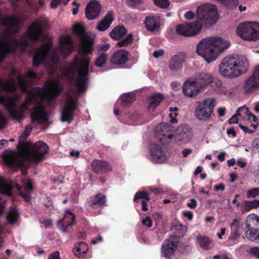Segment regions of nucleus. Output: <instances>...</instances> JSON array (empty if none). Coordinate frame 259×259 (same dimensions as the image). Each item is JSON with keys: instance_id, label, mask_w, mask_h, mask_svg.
Masks as SVG:
<instances>
[{"instance_id": "e433bc0d", "label": "nucleus", "mask_w": 259, "mask_h": 259, "mask_svg": "<svg viewBox=\"0 0 259 259\" xmlns=\"http://www.w3.org/2000/svg\"><path fill=\"white\" fill-rule=\"evenodd\" d=\"M197 242L199 245L205 250H209L211 248L212 241L207 237L199 236L197 237Z\"/></svg>"}, {"instance_id": "f704fd0d", "label": "nucleus", "mask_w": 259, "mask_h": 259, "mask_svg": "<svg viewBox=\"0 0 259 259\" xmlns=\"http://www.w3.org/2000/svg\"><path fill=\"white\" fill-rule=\"evenodd\" d=\"M45 87L47 90L51 92L54 96L59 95L62 92V88L59 86L57 80H53L47 84H46Z\"/></svg>"}, {"instance_id": "2f4dec72", "label": "nucleus", "mask_w": 259, "mask_h": 259, "mask_svg": "<svg viewBox=\"0 0 259 259\" xmlns=\"http://www.w3.org/2000/svg\"><path fill=\"white\" fill-rule=\"evenodd\" d=\"M61 51L67 55H69L73 50V41L70 36H62L60 38Z\"/></svg>"}, {"instance_id": "5701e85b", "label": "nucleus", "mask_w": 259, "mask_h": 259, "mask_svg": "<svg viewBox=\"0 0 259 259\" xmlns=\"http://www.w3.org/2000/svg\"><path fill=\"white\" fill-rule=\"evenodd\" d=\"M130 53L123 49L115 51L110 58V62L114 65L125 64L130 56Z\"/></svg>"}, {"instance_id": "5fc2aeb1", "label": "nucleus", "mask_w": 259, "mask_h": 259, "mask_svg": "<svg viewBox=\"0 0 259 259\" xmlns=\"http://www.w3.org/2000/svg\"><path fill=\"white\" fill-rule=\"evenodd\" d=\"M70 0H52L50 3V7L52 9H56L63 2L64 5H66Z\"/></svg>"}, {"instance_id": "9b49d317", "label": "nucleus", "mask_w": 259, "mask_h": 259, "mask_svg": "<svg viewBox=\"0 0 259 259\" xmlns=\"http://www.w3.org/2000/svg\"><path fill=\"white\" fill-rule=\"evenodd\" d=\"M77 96L69 95L65 99L64 107L61 111V120L62 122L70 123L75 116L74 112L78 107Z\"/></svg>"}, {"instance_id": "dca6fc26", "label": "nucleus", "mask_w": 259, "mask_h": 259, "mask_svg": "<svg viewBox=\"0 0 259 259\" xmlns=\"http://www.w3.org/2000/svg\"><path fill=\"white\" fill-rule=\"evenodd\" d=\"M179 238L176 235L169 236L163 242L162 246V255L166 258H169L174 255L177 248Z\"/></svg>"}, {"instance_id": "a18cd8bd", "label": "nucleus", "mask_w": 259, "mask_h": 259, "mask_svg": "<svg viewBox=\"0 0 259 259\" xmlns=\"http://www.w3.org/2000/svg\"><path fill=\"white\" fill-rule=\"evenodd\" d=\"M140 199H143V200L149 201L150 197L147 192L145 191H139L136 193L134 198V200L135 202L138 203Z\"/></svg>"}, {"instance_id": "8fccbe9b", "label": "nucleus", "mask_w": 259, "mask_h": 259, "mask_svg": "<svg viewBox=\"0 0 259 259\" xmlns=\"http://www.w3.org/2000/svg\"><path fill=\"white\" fill-rule=\"evenodd\" d=\"M18 84L22 90V92L26 93L27 92V81L21 75H19L18 76Z\"/></svg>"}, {"instance_id": "680f3d73", "label": "nucleus", "mask_w": 259, "mask_h": 259, "mask_svg": "<svg viewBox=\"0 0 259 259\" xmlns=\"http://www.w3.org/2000/svg\"><path fill=\"white\" fill-rule=\"evenodd\" d=\"M48 259H60V253L58 251L52 252L49 256Z\"/></svg>"}, {"instance_id": "c756f323", "label": "nucleus", "mask_w": 259, "mask_h": 259, "mask_svg": "<svg viewBox=\"0 0 259 259\" xmlns=\"http://www.w3.org/2000/svg\"><path fill=\"white\" fill-rule=\"evenodd\" d=\"M88 250L89 247L87 243L80 241L74 245L72 251L76 256L79 258H83L86 255Z\"/></svg>"}, {"instance_id": "f03ea898", "label": "nucleus", "mask_w": 259, "mask_h": 259, "mask_svg": "<svg viewBox=\"0 0 259 259\" xmlns=\"http://www.w3.org/2000/svg\"><path fill=\"white\" fill-rule=\"evenodd\" d=\"M197 20L193 23H185L176 26V31L181 35L186 37L196 35L202 27L214 24L218 20V8L209 3L199 6L197 9Z\"/></svg>"}, {"instance_id": "39448f33", "label": "nucleus", "mask_w": 259, "mask_h": 259, "mask_svg": "<svg viewBox=\"0 0 259 259\" xmlns=\"http://www.w3.org/2000/svg\"><path fill=\"white\" fill-rule=\"evenodd\" d=\"M248 67V63L245 58L238 55H230L222 60L219 71L224 77L233 79L245 73Z\"/></svg>"}, {"instance_id": "13d9d810", "label": "nucleus", "mask_w": 259, "mask_h": 259, "mask_svg": "<svg viewBox=\"0 0 259 259\" xmlns=\"http://www.w3.org/2000/svg\"><path fill=\"white\" fill-rule=\"evenodd\" d=\"M142 224L143 225L147 226L148 228L151 227L153 225V222L150 217H146L142 221Z\"/></svg>"}, {"instance_id": "1a4fd4ad", "label": "nucleus", "mask_w": 259, "mask_h": 259, "mask_svg": "<svg viewBox=\"0 0 259 259\" xmlns=\"http://www.w3.org/2000/svg\"><path fill=\"white\" fill-rule=\"evenodd\" d=\"M236 33L241 38L248 41H256L259 39V22H246L240 24Z\"/></svg>"}, {"instance_id": "f8f14e48", "label": "nucleus", "mask_w": 259, "mask_h": 259, "mask_svg": "<svg viewBox=\"0 0 259 259\" xmlns=\"http://www.w3.org/2000/svg\"><path fill=\"white\" fill-rule=\"evenodd\" d=\"M215 105L213 99H205L201 102H198L194 111L195 117L199 120H208L211 117Z\"/></svg>"}, {"instance_id": "0eeeda50", "label": "nucleus", "mask_w": 259, "mask_h": 259, "mask_svg": "<svg viewBox=\"0 0 259 259\" xmlns=\"http://www.w3.org/2000/svg\"><path fill=\"white\" fill-rule=\"evenodd\" d=\"M22 186L13 182H6L4 180H0V194L8 196L11 195V190L16 188L19 191L20 196L24 198L25 201L30 202L31 199V191L33 190L32 182L31 180L24 179L22 181Z\"/></svg>"}, {"instance_id": "423d86ee", "label": "nucleus", "mask_w": 259, "mask_h": 259, "mask_svg": "<svg viewBox=\"0 0 259 259\" xmlns=\"http://www.w3.org/2000/svg\"><path fill=\"white\" fill-rule=\"evenodd\" d=\"M90 62V58L89 57L82 56L79 59L78 56L76 55L68 70L70 74H74L77 71L75 85L78 94H81L87 89L89 78Z\"/></svg>"}, {"instance_id": "4468645a", "label": "nucleus", "mask_w": 259, "mask_h": 259, "mask_svg": "<svg viewBox=\"0 0 259 259\" xmlns=\"http://www.w3.org/2000/svg\"><path fill=\"white\" fill-rule=\"evenodd\" d=\"M243 89L246 95L252 94L259 90V66L254 68L252 75L245 80Z\"/></svg>"}, {"instance_id": "ea45409f", "label": "nucleus", "mask_w": 259, "mask_h": 259, "mask_svg": "<svg viewBox=\"0 0 259 259\" xmlns=\"http://www.w3.org/2000/svg\"><path fill=\"white\" fill-rule=\"evenodd\" d=\"M259 207V200H254L253 201H244L243 209L245 211H248L253 208H256Z\"/></svg>"}, {"instance_id": "6e6552de", "label": "nucleus", "mask_w": 259, "mask_h": 259, "mask_svg": "<svg viewBox=\"0 0 259 259\" xmlns=\"http://www.w3.org/2000/svg\"><path fill=\"white\" fill-rule=\"evenodd\" d=\"M17 99H18L17 96L9 98L0 96V104L6 108L13 119L21 121L24 118V111L28 109L30 105L24 101L21 106L17 109L16 103Z\"/></svg>"}, {"instance_id": "412c9836", "label": "nucleus", "mask_w": 259, "mask_h": 259, "mask_svg": "<svg viewBox=\"0 0 259 259\" xmlns=\"http://www.w3.org/2000/svg\"><path fill=\"white\" fill-rule=\"evenodd\" d=\"M20 20L19 18L13 16H7L2 21L3 26L10 28V31L13 34L18 33L20 31Z\"/></svg>"}, {"instance_id": "49530a36", "label": "nucleus", "mask_w": 259, "mask_h": 259, "mask_svg": "<svg viewBox=\"0 0 259 259\" xmlns=\"http://www.w3.org/2000/svg\"><path fill=\"white\" fill-rule=\"evenodd\" d=\"M144 0H126V5L133 9H141Z\"/></svg>"}, {"instance_id": "052dcab7", "label": "nucleus", "mask_w": 259, "mask_h": 259, "mask_svg": "<svg viewBox=\"0 0 259 259\" xmlns=\"http://www.w3.org/2000/svg\"><path fill=\"white\" fill-rule=\"evenodd\" d=\"M187 205L191 209L195 208L197 205L196 200L194 198L190 199V202L187 203Z\"/></svg>"}, {"instance_id": "a211bd4d", "label": "nucleus", "mask_w": 259, "mask_h": 259, "mask_svg": "<svg viewBox=\"0 0 259 259\" xmlns=\"http://www.w3.org/2000/svg\"><path fill=\"white\" fill-rule=\"evenodd\" d=\"M93 171L98 174H105L112 170V166L107 161L94 159L91 163Z\"/></svg>"}, {"instance_id": "864d4df0", "label": "nucleus", "mask_w": 259, "mask_h": 259, "mask_svg": "<svg viewBox=\"0 0 259 259\" xmlns=\"http://www.w3.org/2000/svg\"><path fill=\"white\" fill-rule=\"evenodd\" d=\"M223 4L227 5L228 8L236 7L239 4L238 0H220Z\"/></svg>"}, {"instance_id": "a19ab883", "label": "nucleus", "mask_w": 259, "mask_h": 259, "mask_svg": "<svg viewBox=\"0 0 259 259\" xmlns=\"http://www.w3.org/2000/svg\"><path fill=\"white\" fill-rule=\"evenodd\" d=\"M120 41L116 44V46L122 48L127 47L133 41V35L132 33L128 34L125 38L121 39Z\"/></svg>"}, {"instance_id": "a878e982", "label": "nucleus", "mask_w": 259, "mask_h": 259, "mask_svg": "<svg viewBox=\"0 0 259 259\" xmlns=\"http://www.w3.org/2000/svg\"><path fill=\"white\" fill-rule=\"evenodd\" d=\"M213 80V76L210 73L201 72L196 75L194 82H196L199 88H202L210 84Z\"/></svg>"}, {"instance_id": "58836bf2", "label": "nucleus", "mask_w": 259, "mask_h": 259, "mask_svg": "<svg viewBox=\"0 0 259 259\" xmlns=\"http://www.w3.org/2000/svg\"><path fill=\"white\" fill-rule=\"evenodd\" d=\"M121 100L123 103V106L126 107L128 104L132 103L136 100V95L134 93H125L121 97Z\"/></svg>"}, {"instance_id": "7ed1b4c3", "label": "nucleus", "mask_w": 259, "mask_h": 259, "mask_svg": "<svg viewBox=\"0 0 259 259\" xmlns=\"http://www.w3.org/2000/svg\"><path fill=\"white\" fill-rule=\"evenodd\" d=\"M229 46L230 43L228 41L220 37L205 38L197 45L196 52L207 63H210L215 60Z\"/></svg>"}, {"instance_id": "393cba45", "label": "nucleus", "mask_w": 259, "mask_h": 259, "mask_svg": "<svg viewBox=\"0 0 259 259\" xmlns=\"http://www.w3.org/2000/svg\"><path fill=\"white\" fill-rule=\"evenodd\" d=\"M194 80H187L183 85V93L187 97H192L197 95L199 89Z\"/></svg>"}, {"instance_id": "79ce46f5", "label": "nucleus", "mask_w": 259, "mask_h": 259, "mask_svg": "<svg viewBox=\"0 0 259 259\" xmlns=\"http://www.w3.org/2000/svg\"><path fill=\"white\" fill-rule=\"evenodd\" d=\"M31 131V129L28 128L26 126L25 127L24 131L22 133L19 137V144L17 146V148L20 149L23 146V142L25 141L26 139L28 137Z\"/></svg>"}, {"instance_id": "4c0bfd02", "label": "nucleus", "mask_w": 259, "mask_h": 259, "mask_svg": "<svg viewBox=\"0 0 259 259\" xmlns=\"http://www.w3.org/2000/svg\"><path fill=\"white\" fill-rule=\"evenodd\" d=\"M185 227L180 223L179 222L177 221H175L172 223L171 230L173 231H176V233L177 234L176 235L178 237L183 236L185 233V231L184 230Z\"/></svg>"}, {"instance_id": "4be33fe9", "label": "nucleus", "mask_w": 259, "mask_h": 259, "mask_svg": "<svg viewBox=\"0 0 259 259\" xmlns=\"http://www.w3.org/2000/svg\"><path fill=\"white\" fill-rule=\"evenodd\" d=\"M151 156L155 163H162L166 161V156L160 145L152 144L150 148Z\"/></svg>"}, {"instance_id": "774afa93", "label": "nucleus", "mask_w": 259, "mask_h": 259, "mask_svg": "<svg viewBox=\"0 0 259 259\" xmlns=\"http://www.w3.org/2000/svg\"><path fill=\"white\" fill-rule=\"evenodd\" d=\"M227 134L229 136L232 135V137L233 138L237 136L236 133L233 127L228 129Z\"/></svg>"}, {"instance_id": "f257e3e1", "label": "nucleus", "mask_w": 259, "mask_h": 259, "mask_svg": "<svg viewBox=\"0 0 259 259\" xmlns=\"http://www.w3.org/2000/svg\"><path fill=\"white\" fill-rule=\"evenodd\" d=\"M49 147L42 141H37L28 152H17L10 151L2 155L5 165L14 171L21 168H27L30 161L38 162L44 159Z\"/></svg>"}, {"instance_id": "e2e57ef3", "label": "nucleus", "mask_w": 259, "mask_h": 259, "mask_svg": "<svg viewBox=\"0 0 259 259\" xmlns=\"http://www.w3.org/2000/svg\"><path fill=\"white\" fill-rule=\"evenodd\" d=\"M26 76L30 79H35L37 76V74L36 72L29 70L27 72Z\"/></svg>"}, {"instance_id": "2eb2a0df", "label": "nucleus", "mask_w": 259, "mask_h": 259, "mask_svg": "<svg viewBox=\"0 0 259 259\" xmlns=\"http://www.w3.org/2000/svg\"><path fill=\"white\" fill-rule=\"evenodd\" d=\"M52 47V42H47L36 49L33 56L32 65L34 67H38L46 61Z\"/></svg>"}, {"instance_id": "20e7f679", "label": "nucleus", "mask_w": 259, "mask_h": 259, "mask_svg": "<svg viewBox=\"0 0 259 259\" xmlns=\"http://www.w3.org/2000/svg\"><path fill=\"white\" fill-rule=\"evenodd\" d=\"M155 130L156 136L159 137L160 141L163 144L168 143L173 138L178 144L181 142L187 143L191 138L190 131L186 125L179 126L174 135L172 133L174 127L169 123H161L155 127Z\"/></svg>"}, {"instance_id": "09e8293b", "label": "nucleus", "mask_w": 259, "mask_h": 259, "mask_svg": "<svg viewBox=\"0 0 259 259\" xmlns=\"http://www.w3.org/2000/svg\"><path fill=\"white\" fill-rule=\"evenodd\" d=\"M230 226L231 231L241 233V225L239 220L237 219H234Z\"/></svg>"}, {"instance_id": "ddd939ff", "label": "nucleus", "mask_w": 259, "mask_h": 259, "mask_svg": "<svg viewBox=\"0 0 259 259\" xmlns=\"http://www.w3.org/2000/svg\"><path fill=\"white\" fill-rule=\"evenodd\" d=\"M246 237L251 241L259 243V216H249L246 226Z\"/></svg>"}, {"instance_id": "bb28decb", "label": "nucleus", "mask_w": 259, "mask_h": 259, "mask_svg": "<svg viewBox=\"0 0 259 259\" xmlns=\"http://www.w3.org/2000/svg\"><path fill=\"white\" fill-rule=\"evenodd\" d=\"M30 116L32 122L44 121L47 116L44 107L39 104L34 108Z\"/></svg>"}, {"instance_id": "603ef678", "label": "nucleus", "mask_w": 259, "mask_h": 259, "mask_svg": "<svg viewBox=\"0 0 259 259\" xmlns=\"http://www.w3.org/2000/svg\"><path fill=\"white\" fill-rule=\"evenodd\" d=\"M154 4L158 7L165 9L170 5L168 0H154Z\"/></svg>"}, {"instance_id": "69168bd1", "label": "nucleus", "mask_w": 259, "mask_h": 259, "mask_svg": "<svg viewBox=\"0 0 259 259\" xmlns=\"http://www.w3.org/2000/svg\"><path fill=\"white\" fill-rule=\"evenodd\" d=\"M164 54V51L163 50H158L155 51L153 53V56L156 58H158L160 56H162Z\"/></svg>"}, {"instance_id": "37998d69", "label": "nucleus", "mask_w": 259, "mask_h": 259, "mask_svg": "<svg viewBox=\"0 0 259 259\" xmlns=\"http://www.w3.org/2000/svg\"><path fill=\"white\" fill-rule=\"evenodd\" d=\"M243 111L244 113H246L248 110L247 108L240 107L236 111V114L232 116L228 120L229 124L237 123L238 121L237 116H241V112Z\"/></svg>"}, {"instance_id": "72a5a7b5", "label": "nucleus", "mask_w": 259, "mask_h": 259, "mask_svg": "<svg viewBox=\"0 0 259 259\" xmlns=\"http://www.w3.org/2000/svg\"><path fill=\"white\" fill-rule=\"evenodd\" d=\"M20 213L17 208H11L6 217L7 222L10 225L18 224L20 219Z\"/></svg>"}, {"instance_id": "9d476101", "label": "nucleus", "mask_w": 259, "mask_h": 259, "mask_svg": "<svg viewBox=\"0 0 259 259\" xmlns=\"http://www.w3.org/2000/svg\"><path fill=\"white\" fill-rule=\"evenodd\" d=\"M73 32L80 40L79 48L80 51L84 54L92 53L94 45V39L91 36L79 25H75L73 26Z\"/></svg>"}, {"instance_id": "4d7b16f0", "label": "nucleus", "mask_w": 259, "mask_h": 259, "mask_svg": "<svg viewBox=\"0 0 259 259\" xmlns=\"http://www.w3.org/2000/svg\"><path fill=\"white\" fill-rule=\"evenodd\" d=\"M7 125V121L3 113L0 110V130L5 128Z\"/></svg>"}, {"instance_id": "bf43d9fd", "label": "nucleus", "mask_w": 259, "mask_h": 259, "mask_svg": "<svg viewBox=\"0 0 259 259\" xmlns=\"http://www.w3.org/2000/svg\"><path fill=\"white\" fill-rule=\"evenodd\" d=\"M247 252L256 257H259V247H253L250 248Z\"/></svg>"}, {"instance_id": "c85d7f7f", "label": "nucleus", "mask_w": 259, "mask_h": 259, "mask_svg": "<svg viewBox=\"0 0 259 259\" xmlns=\"http://www.w3.org/2000/svg\"><path fill=\"white\" fill-rule=\"evenodd\" d=\"M114 19L113 12L108 11L104 18L98 23L97 29L100 31L106 30L109 28Z\"/></svg>"}, {"instance_id": "b1692460", "label": "nucleus", "mask_w": 259, "mask_h": 259, "mask_svg": "<svg viewBox=\"0 0 259 259\" xmlns=\"http://www.w3.org/2000/svg\"><path fill=\"white\" fill-rule=\"evenodd\" d=\"M76 222L75 214L71 212L69 209L65 211V215L63 219L58 221V224H62V231L67 232L69 228L75 224Z\"/></svg>"}, {"instance_id": "6e6d98bb", "label": "nucleus", "mask_w": 259, "mask_h": 259, "mask_svg": "<svg viewBox=\"0 0 259 259\" xmlns=\"http://www.w3.org/2000/svg\"><path fill=\"white\" fill-rule=\"evenodd\" d=\"M241 233L231 231L228 239L233 242L236 241L240 237Z\"/></svg>"}, {"instance_id": "338daca9", "label": "nucleus", "mask_w": 259, "mask_h": 259, "mask_svg": "<svg viewBox=\"0 0 259 259\" xmlns=\"http://www.w3.org/2000/svg\"><path fill=\"white\" fill-rule=\"evenodd\" d=\"M183 215L185 217L187 218L189 220H192L193 219V212L190 210L185 211L183 212Z\"/></svg>"}, {"instance_id": "3c124183", "label": "nucleus", "mask_w": 259, "mask_h": 259, "mask_svg": "<svg viewBox=\"0 0 259 259\" xmlns=\"http://www.w3.org/2000/svg\"><path fill=\"white\" fill-rule=\"evenodd\" d=\"M248 198H254L259 195V187L254 188L248 190L246 192Z\"/></svg>"}, {"instance_id": "7c9ffc66", "label": "nucleus", "mask_w": 259, "mask_h": 259, "mask_svg": "<svg viewBox=\"0 0 259 259\" xmlns=\"http://www.w3.org/2000/svg\"><path fill=\"white\" fill-rule=\"evenodd\" d=\"M144 23L147 30L151 32L158 31L160 28V22L159 18L147 17Z\"/></svg>"}, {"instance_id": "c9c22d12", "label": "nucleus", "mask_w": 259, "mask_h": 259, "mask_svg": "<svg viewBox=\"0 0 259 259\" xmlns=\"http://www.w3.org/2000/svg\"><path fill=\"white\" fill-rule=\"evenodd\" d=\"M149 100L148 108H155L164 100V96L160 93L154 94L150 97Z\"/></svg>"}, {"instance_id": "de8ad7c7", "label": "nucleus", "mask_w": 259, "mask_h": 259, "mask_svg": "<svg viewBox=\"0 0 259 259\" xmlns=\"http://www.w3.org/2000/svg\"><path fill=\"white\" fill-rule=\"evenodd\" d=\"M28 93L34 103H37L38 101L41 98V93L39 91L32 90L30 91Z\"/></svg>"}, {"instance_id": "6ab92c4d", "label": "nucleus", "mask_w": 259, "mask_h": 259, "mask_svg": "<svg viewBox=\"0 0 259 259\" xmlns=\"http://www.w3.org/2000/svg\"><path fill=\"white\" fill-rule=\"evenodd\" d=\"M106 197L105 195L98 193L95 195L89 197L86 201L88 207L97 209L106 205Z\"/></svg>"}, {"instance_id": "c03bdc74", "label": "nucleus", "mask_w": 259, "mask_h": 259, "mask_svg": "<svg viewBox=\"0 0 259 259\" xmlns=\"http://www.w3.org/2000/svg\"><path fill=\"white\" fill-rule=\"evenodd\" d=\"M107 59V55L106 54L103 53L99 55L96 58L95 61V65L97 67H102L106 63Z\"/></svg>"}, {"instance_id": "f3484780", "label": "nucleus", "mask_w": 259, "mask_h": 259, "mask_svg": "<svg viewBox=\"0 0 259 259\" xmlns=\"http://www.w3.org/2000/svg\"><path fill=\"white\" fill-rule=\"evenodd\" d=\"M44 29L41 23L33 22L27 29L26 35L31 40L38 41L40 40L44 34Z\"/></svg>"}, {"instance_id": "0e129e2a", "label": "nucleus", "mask_w": 259, "mask_h": 259, "mask_svg": "<svg viewBox=\"0 0 259 259\" xmlns=\"http://www.w3.org/2000/svg\"><path fill=\"white\" fill-rule=\"evenodd\" d=\"M109 47L110 45L109 44L101 45L98 47V51L99 52H105L109 49Z\"/></svg>"}, {"instance_id": "473e14b6", "label": "nucleus", "mask_w": 259, "mask_h": 259, "mask_svg": "<svg viewBox=\"0 0 259 259\" xmlns=\"http://www.w3.org/2000/svg\"><path fill=\"white\" fill-rule=\"evenodd\" d=\"M127 30L123 25L114 27L110 32V36L114 40H119L123 38L127 34Z\"/></svg>"}, {"instance_id": "cd10ccee", "label": "nucleus", "mask_w": 259, "mask_h": 259, "mask_svg": "<svg viewBox=\"0 0 259 259\" xmlns=\"http://www.w3.org/2000/svg\"><path fill=\"white\" fill-rule=\"evenodd\" d=\"M185 62V57L182 54H178L173 56L169 62V68L173 71L180 70Z\"/></svg>"}, {"instance_id": "aec40b11", "label": "nucleus", "mask_w": 259, "mask_h": 259, "mask_svg": "<svg viewBox=\"0 0 259 259\" xmlns=\"http://www.w3.org/2000/svg\"><path fill=\"white\" fill-rule=\"evenodd\" d=\"M101 12V5L96 0L88 3L85 8V16L89 20H94L98 17Z\"/></svg>"}]
</instances>
